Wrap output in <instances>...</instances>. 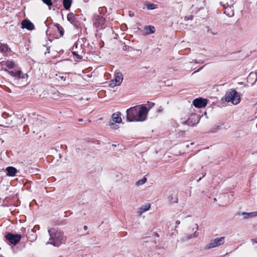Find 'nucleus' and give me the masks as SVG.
Returning <instances> with one entry per match:
<instances>
[{
  "label": "nucleus",
  "instance_id": "obj_26",
  "mask_svg": "<svg viewBox=\"0 0 257 257\" xmlns=\"http://www.w3.org/2000/svg\"><path fill=\"white\" fill-rule=\"evenodd\" d=\"M147 181V179L144 177L143 178V179H142L141 180H140L139 181H138L137 183V184L138 185H142L143 184H144Z\"/></svg>",
  "mask_w": 257,
  "mask_h": 257
},
{
  "label": "nucleus",
  "instance_id": "obj_12",
  "mask_svg": "<svg viewBox=\"0 0 257 257\" xmlns=\"http://www.w3.org/2000/svg\"><path fill=\"white\" fill-rule=\"evenodd\" d=\"M121 113L119 112H116L112 114L111 116V122L120 123L122 122V119L120 117Z\"/></svg>",
  "mask_w": 257,
  "mask_h": 257
},
{
  "label": "nucleus",
  "instance_id": "obj_1",
  "mask_svg": "<svg viewBox=\"0 0 257 257\" xmlns=\"http://www.w3.org/2000/svg\"><path fill=\"white\" fill-rule=\"evenodd\" d=\"M50 236L48 243L55 246H59L63 242L66 240V237L63 232L56 228H51L48 229Z\"/></svg>",
  "mask_w": 257,
  "mask_h": 257
},
{
  "label": "nucleus",
  "instance_id": "obj_38",
  "mask_svg": "<svg viewBox=\"0 0 257 257\" xmlns=\"http://www.w3.org/2000/svg\"><path fill=\"white\" fill-rule=\"evenodd\" d=\"M84 229L85 230H86V229H87V227L86 226H85H85H84Z\"/></svg>",
  "mask_w": 257,
  "mask_h": 257
},
{
  "label": "nucleus",
  "instance_id": "obj_37",
  "mask_svg": "<svg viewBox=\"0 0 257 257\" xmlns=\"http://www.w3.org/2000/svg\"><path fill=\"white\" fill-rule=\"evenodd\" d=\"M210 33L213 34V35H216L217 34V33L216 32H212L211 31H210Z\"/></svg>",
  "mask_w": 257,
  "mask_h": 257
},
{
  "label": "nucleus",
  "instance_id": "obj_21",
  "mask_svg": "<svg viewBox=\"0 0 257 257\" xmlns=\"http://www.w3.org/2000/svg\"><path fill=\"white\" fill-rule=\"evenodd\" d=\"M71 5V0H63V6L66 10H68Z\"/></svg>",
  "mask_w": 257,
  "mask_h": 257
},
{
  "label": "nucleus",
  "instance_id": "obj_31",
  "mask_svg": "<svg viewBox=\"0 0 257 257\" xmlns=\"http://www.w3.org/2000/svg\"><path fill=\"white\" fill-rule=\"evenodd\" d=\"M7 50H8V48L6 46H4L0 47V51L1 52H5L7 51Z\"/></svg>",
  "mask_w": 257,
  "mask_h": 257
},
{
  "label": "nucleus",
  "instance_id": "obj_15",
  "mask_svg": "<svg viewBox=\"0 0 257 257\" xmlns=\"http://www.w3.org/2000/svg\"><path fill=\"white\" fill-rule=\"evenodd\" d=\"M5 71L7 72L9 74H10L12 76L15 77L16 78H21V71H9L7 69H5Z\"/></svg>",
  "mask_w": 257,
  "mask_h": 257
},
{
  "label": "nucleus",
  "instance_id": "obj_34",
  "mask_svg": "<svg viewBox=\"0 0 257 257\" xmlns=\"http://www.w3.org/2000/svg\"><path fill=\"white\" fill-rule=\"evenodd\" d=\"M28 75L27 74H25L24 75H23V76L21 77L23 79H25L26 78H27L28 77Z\"/></svg>",
  "mask_w": 257,
  "mask_h": 257
},
{
  "label": "nucleus",
  "instance_id": "obj_7",
  "mask_svg": "<svg viewBox=\"0 0 257 257\" xmlns=\"http://www.w3.org/2000/svg\"><path fill=\"white\" fill-rule=\"evenodd\" d=\"M6 239L10 243L14 245L17 244L20 240L22 236L21 234H14L11 233H8L5 236Z\"/></svg>",
  "mask_w": 257,
  "mask_h": 257
},
{
  "label": "nucleus",
  "instance_id": "obj_3",
  "mask_svg": "<svg viewBox=\"0 0 257 257\" xmlns=\"http://www.w3.org/2000/svg\"><path fill=\"white\" fill-rule=\"evenodd\" d=\"M137 109V117H139V120L137 121H143L147 119V115L150 108L148 109L145 105H138Z\"/></svg>",
  "mask_w": 257,
  "mask_h": 257
},
{
  "label": "nucleus",
  "instance_id": "obj_40",
  "mask_svg": "<svg viewBox=\"0 0 257 257\" xmlns=\"http://www.w3.org/2000/svg\"><path fill=\"white\" fill-rule=\"evenodd\" d=\"M251 74H252L251 73H250L249 76H250L251 75Z\"/></svg>",
  "mask_w": 257,
  "mask_h": 257
},
{
  "label": "nucleus",
  "instance_id": "obj_24",
  "mask_svg": "<svg viewBox=\"0 0 257 257\" xmlns=\"http://www.w3.org/2000/svg\"><path fill=\"white\" fill-rule=\"evenodd\" d=\"M108 125L113 130H117L118 128V125L115 124V122H111V121L108 122Z\"/></svg>",
  "mask_w": 257,
  "mask_h": 257
},
{
  "label": "nucleus",
  "instance_id": "obj_18",
  "mask_svg": "<svg viewBox=\"0 0 257 257\" xmlns=\"http://www.w3.org/2000/svg\"><path fill=\"white\" fill-rule=\"evenodd\" d=\"M220 4L224 7H228L233 5L232 0H221Z\"/></svg>",
  "mask_w": 257,
  "mask_h": 257
},
{
  "label": "nucleus",
  "instance_id": "obj_29",
  "mask_svg": "<svg viewBox=\"0 0 257 257\" xmlns=\"http://www.w3.org/2000/svg\"><path fill=\"white\" fill-rule=\"evenodd\" d=\"M57 28H58V30L59 33L60 34V35L63 36V34H64L63 28L61 27H59L58 26V25H57Z\"/></svg>",
  "mask_w": 257,
  "mask_h": 257
},
{
  "label": "nucleus",
  "instance_id": "obj_11",
  "mask_svg": "<svg viewBox=\"0 0 257 257\" xmlns=\"http://www.w3.org/2000/svg\"><path fill=\"white\" fill-rule=\"evenodd\" d=\"M22 28H26L29 30H33L34 29V24L28 20H23L22 23Z\"/></svg>",
  "mask_w": 257,
  "mask_h": 257
},
{
  "label": "nucleus",
  "instance_id": "obj_23",
  "mask_svg": "<svg viewBox=\"0 0 257 257\" xmlns=\"http://www.w3.org/2000/svg\"><path fill=\"white\" fill-rule=\"evenodd\" d=\"M168 199L170 201L172 202H177V199L176 198V195L175 194H171L168 197Z\"/></svg>",
  "mask_w": 257,
  "mask_h": 257
},
{
  "label": "nucleus",
  "instance_id": "obj_19",
  "mask_svg": "<svg viewBox=\"0 0 257 257\" xmlns=\"http://www.w3.org/2000/svg\"><path fill=\"white\" fill-rule=\"evenodd\" d=\"M67 20L70 22L71 24H74L75 21V16L73 13H70L68 14Z\"/></svg>",
  "mask_w": 257,
  "mask_h": 257
},
{
  "label": "nucleus",
  "instance_id": "obj_33",
  "mask_svg": "<svg viewBox=\"0 0 257 257\" xmlns=\"http://www.w3.org/2000/svg\"><path fill=\"white\" fill-rule=\"evenodd\" d=\"M72 53L74 55H75L76 56L77 58H78V59L80 58V56L78 54H77L75 52H73Z\"/></svg>",
  "mask_w": 257,
  "mask_h": 257
},
{
  "label": "nucleus",
  "instance_id": "obj_8",
  "mask_svg": "<svg viewBox=\"0 0 257 257\" xmlns=\"http://www.w3.org/2000/svg\"><path fill=\"white\" fill-rule=\"evenodd\" d=\"M195 229L196 230L193 233V234H185L183 236L182 238V241H186L189 240V239L194 238L196 237L199 235V233L197 231L198 229V225L197 223H195L194 224V227L193 228L192 230H194Z\"/></svg>",
  "mask_w": 257,
  "mask_h": 257
},
{
  "label": "nucleus",
  "instance_id": "obj_14",
  "mask_svg": "<svg viewBox=\"0 0 257 257\" xmlns=\"http://www.w3.org/2000/svg\"><path fill=\"white\" fill-rule=\"evenodd\" d=\"M151 204L149 203L143 205L139 208L138 211L137 212L138 215L140 216H141L144 212L149 210Z\"/></svg>",
  "mask_w": 257,
  "mask_h": 257
},
{
  "label": "nucleus",
  "instance_id": "obj_2",
  "mask_svg": "<svg viewBox=\"0 0 257 257\" xmlns=\"http://www.w3.org/2000/svg\"><path fill=\"white\" fill-rule=\"evenodd\" d=\"M224 100L227 102H231L233 105H237L240 101V95L236 90L231 89L226 93Z\"/></svg>",
  "mask_w": 257,
  "mask_h": 257
},
{
  "label": "nucleus",
  "instance_id": "obj_13",
  "mask_svg": "<svg viewBox=\"0 0 257 257\" xmlns=\"http://www.w3.org/2000/svg\"><path fill=\"white\" fill-rule=\"evenodd\" d=\"M155 32V28L152 26H145L143 30V34L145 35H150L154 33Z\"/></svg>",
  "mask_w": 257,
  "mask_h": 257
},
{
  "label": "nucleus",
  "instance_id": "obj_17",
  "mask_svg": "<svg viewBox=\"0 0 257 257\" xmlns=\"http://www.w3.org/2000/svg\"><path fill=\"white\" fill-rule=\"evenodd\" d=\"M6 170L8 172L7 175L12 177L15 176L17 172V169L13 167H8L6 168Z\"/></svg>",
  "mask_w": 257,
  "mask_h": 257
},
{
  "label": "nucleus",
  "instance_id": "obj_39",
  "mask_svg": "<svg viewBox=\"0 0 257 257\" xmlns=\"http://www.w3.org/2000/svg\"><path fill=\"white\" fill-rule=\"evenodd\" d=\"M200 180H201V178H199V179L198 180V181H199Z\"/></svg>",
  "mask_w": 257,
  "mask_h": 257
},
{
  "label": "nucleus",
  "instance_id": "obj_28",
  "mask_svg": "<svg viewBox=\"0 0 257 257\" xmlns=\"http://www.w3.org/2000/svg\"><path fill=\"white\" fill-rule=\"evenodd\" d=\"M190 118H189V119H188V120H186V121H184V122H183V123L184 124H187V125H190V126H192V125H194V123H192V122L190 121Z\"/></svg>",
  "mask_w": 257,
  "mask_h": 257
},
{
  "label": "nucleus",
  "instance_id": "obj_4",
  "mask_svg": "<svg viewBox=\"0 0 257 257\" xmlns=\"http://www.w3.org/2000/svg\"><path fill=\"white\" fill-rule=\"evenodd\" d=\"M137 109L138 106H134L127 109L126 119L128 121H137V120H139V117H137Z\"/></svg>",
  "mask_w": 257,
  "mask_h": 257
},
{
  "label": "nucleus",
  "instance_id": "obj_25",
  "mask_svg": "<svg viewBox=\"0 0 257 257\" xmlns=\"http://www.w3.org/2000/svg\"><path fill=\"white\" fill-rule=\"evenodd\" d=\"M197 5L198 9H202L203 6H204V0L199 1L198 2V4H197Z\"/></svg>",
  "mask_w": 257,
  "mask_h": 257
},
{
  "label": "nucleus",
  "instance_id": "obj_6",
  "mask_svg": "<svg viewBox=\"0 0 257 257\" xmlns=\"http://www.w3.org/2000/svg\"><path fill=\"white\" fill-rule=\"evenodd\" d=\"M224 237L215 238L211 240L210 243L205 246V248L206 249H210L221 245L224 243Z\"/></svg>",
  "mask_w": 257,
  "mask_h": 257
},
{
  "label": "nucleus",
  "instance_id": "obj_35",
  "mask_svg": "<svg viewBox=\"0 0 257 257\" xmlns=\"http://www.w3.org/2000/svg\"><path fill=\"white\" fill-rule=\"evenodd\" d=\"M192 18H193V16H191L190 17H188V18L187 17H185V20H186L187 18L188 19H190L191 20H192Z\"/></svg>",
  "mask_w": 257,
  "mask_h": 257
},
{
  "label": "nucleus",
  "instance_id": "obj_10",
  "mask_svg": "<svg viewBox=\"0 0 257 257\" xmlns=\"http://www.w3.org/2000/svg\"><path fill=\"white\" fill-rule=\"evenodd\" d=\"M105 19L102 16L95 15L93 18V23L96 27H101L104 25Z\"/></svg>",
  "mask_w": 257,
  "mask_h": 257
},
{
  "label": "nucleus",
  "instance_id": "obj_27",
  "mask_svg": "<svg viewBox=\"0 0 257 257\" xmlns=\"http://www.w3.org/2000/svg\"><path fill=\"white\" fill-rule=\"evenodd\" d=\"M43 2L46 4L48 6H51L52 5V2L51 0H42Z\"/></svg>",
  "mask_w": 257,
  "mask_h": 257
},
{
  "label": "nucleus",
  "instance_id": "obj_36",
  "mask_svg": "<svg viewBox=\"0 0 257 257\" xmlns=\"http://www.w3.org/2000/svg\"><path fill=\"white\" fill-rule=\"evenodd\" d=\"M180 221L179 220H177L176 221V225H179V224H180Z\"/></svg>",
  "mask_w": 257,
  "mask_h": 257
},
{
  "label": "nucleus",
  "instance_id": "obj_16",
  "mask_svg": "<svg viewBox=\"0 0 257 257\" xmlns=\"http://www.w3.org/2000/svg\"><path fill=\"white\" fill-rule=\"evenodd\" d=\"M224 14L229 17H232L234 15V11L232 6L224 8Z\"/></svg>",
  "mask_w": 257,
  "mask_h": 257
},
{
  "label": "nucleus",
  "instance_id": "obj_5",
  "mask_svg": "<svg viewBox=\"0 0 257 257\" xmlns=\"http://www.w3.org/2000/svg\"><path fill=\"white\" fill-rule=\"evenodd\" d=\"M123 80V75L119 71H115L114 78L110 81L109 86L113 88L121 84Z\"/></svg>",
  "mask_w": 257,
  "mask_h": 257
},
{
  "label": "nucleus",
  "instance_id": "obj_22",
  "mask_svg": "<svg viewBox=\"0 0 257 257\" xmlns=\"http://www.w3.org/2000/svg\"><path fill=\"white\" fill-rule=\"evenodd\" d=\"M146 6L148 10H154L157 8V5L153 3H147Z\"/></svg>",
  "mask_w": 257,
  "mask_h": 257
},
{
  "label": "nucleus",
  "instance_id": "obj_32",
  "mask_svg": "<svg viewBox=\"0 0 257 257\" xmlns=\"http://www.w3.org/2000/svg\"><path fill=\"white\" fill-rule=\"evenodd\" d=\"M249 215L250 217L257 216V211L250 212Z\"/></svg>",
  "mask_w": 257,
  "mask_h": 257
},
{
  "label": "nucleus",
  "instance_id": "obj_30",
  "mask_svg": "<svg viewBox=\"0 0 257 257\" xmlns=\"http://www.w3.org/2000/svg\"><path fill=\"white\" fill-rule=\"evenodd\" d=\"M242 215L243 216V218H248L250 217V215H249V213L243 212L242 213Z\"/></svg>",
  "mask_w": 257,
  "mask_h": 257
},
{
  "label": "nucleus",
  "instance_id": "obj_20",
  "mask_svg": "<svg viewBox=\"0 0 257 257\" xmlns=\"http://www.w3.org/2000/svg\"><path fill=\"white\" fill-rule=\"evenodd\" d=\"M3 63L4 65L10 69H12L15 66V63L13 61H7L6 62H3Z\"/></svg>",
  "mask_w": 257,
  "mask_h": 257
},
{
  "label": "nucleus",
  "instance_id": "obj_9",
  "mask_svg": "<svg viewBox=\"0 0 257 257\" xmlns=\"http://www.w3.org/2000/svg\"><path fill=\"white\" fill-rule=\"evenodd\" d=\"M207 103V99L202 98L195 99L193 101L194 106L197 108L203 107L206 105Z\"/></svg>",
  "mask_w": 257,
  "mask_h": 257
},
{
  "label": "nucleus",
  "instance_id": "obj_41",
  "mask_svg": "<svg viewBox=\"0 0 257 257\" xmlns=\"http://www.w3.org/2000/svg\"><path fill=\"white\" fill-rule=\"evenodd\" d=\"M193 116H194V115H193ZM192 117V116H190V117ZM190 118L191 119V118Z\"/></svg>",
  "mask_w": 257,
  "mask_h": 257
}]
</instances>
